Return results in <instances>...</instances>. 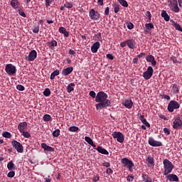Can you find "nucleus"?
<instances>
[{"mask_svg":"<svg viewBox=\"0 0 182 182\" xmlns=\"http://www.w3.org/2000/svg\"><path fill=\"white\" fill-rule=\"evenodd\" d=\"M95 102L97 103L95 105L97 110H100V109H107L112 105V102L107 100V94L103 91L97 92Z\"/></svg>","mask_w":182,"mask_h":182,"instance_id":"f257e3e1","label":"nucleus"},{"mask_svg":"<svg viewBox=\"0 0 182 182\" xmlns=\"http://www.w3.org/2000/svg\"><path fill=\"white\" fill-rule=\"evenodd\" d=\"M163 164L164 168V176L170 174V173L173 171V168H174V165H173V163H171V161H170L168 159H164L163 161Z\"/></svg>","mask_w":182,"mask_h":182,"instance_id":"f03ea898","label":"nucleus"},{"mask_svg":"<svg viewBox=\"0 0 182 182\" xmlns=\"http://www.w3.org/2000/svg\"><path fill=\"white\" fill-rule=\"evenodd\" d=\"M168 2V6L171 11H172L173 12H176V14H178V12H180V8L178 7V2L177 1V0H171Z\"/></svg>","mask_w":182,"mask_h":182,"instance_id":"7ed1b4c3","label":"nucleus"},{"mask_svg":"<svg viewBox=\"0 0 182 182\" xmlns=\"http://www.w3.org/2000/svg\"><path fill=\"white\" fill-rule=\"evenodd\" d=\"M121 163L125 166L127 167V168L130 171H133V167H134V164H133V161L129 160L127 158H124L121 160Z\"/></svg>","mask_w":182,"mask_h":182,"instance_id":"20e7f679","label":"nucleus"},{"mask_svg":"<svg viewBox=\"0 0 182 182\" xmlns=\"http://www.w3.org/2000/svg\"><path fill=\"white\" fill-rule=\"evenodd\" d=\"M11 145L13 149H15L18 153H23V146L22 144L16 140H13L11 141Z\"/></svg>","mask_w":182,"mask_h":182,"instance_id":"39448f33","label":"nucleus"},{"mask_svg":"<svg viewBox=\"0 0 182 182\" xmlns=\"http://www.w3.org/2000/svg\"><path fill=\"white\" fill-rule=\"evenodd\" d=\"M113 139H116L118 143H123L124 141V135L120 132H114L112 134Z\"/></svg>","mask_w":182,"mask_h":182,"instance_id":"423d86ee","label":"nucleus"},{"mask_svg":"<svg viewBox=\"0 0 182 182\" xmlns=\"http://www.w3.org/2000/svg\"><path fill=\"white\" fill-rule=\"evenodd\" d=\"M5 70L9 76H12V75L16 73V67L12 64H7L5 67Z\"/></svg>","mask_w":182,"mask_h":182,"instance_id":"0eeeda50","label":"nucleus"},{"mask_svg":"<svg viewBox=\"0 0 182 182\" xmlns=\"http://www.w3.org/2000/svg\"><path fill=\"white\" fill-rule=\"evenodd\" d=\"M174 109H180V104H178L177 101L171 100L168 105V110L171 113H173V112H174Z\"/></svg>","mask_w":182,"mask_h":182,"instance_id":"6e6552de","label":"nucleus"},{"mask_svg":"<svg viewBox=\"0 0 182 182\" xmlns=\"http://www.w3.org/2000/svg\"><path fill=\"white\" fill-rule=\"evenodd\" d=\"M154 70H153V67L149 66L146 71L144 72L143 77L145 80H149V79H151V76H153Z\"/></svg>","mask_w":182,"mask_h":182,"instance_id":"1a4fd4ad","label":"nucleus"},{"mask_svg":"<svg viewBox=\"0 0 182 182\" xmlns=\"http://www.w3.org/2000/svg\"><path fill=\"white\" fill-rule=\"evenodd\" d=\"M89 16L92 21H99L100 18V14L92 9L90 10Z\"/></svg>","mask_w":182,"mask_h":182,"instance_id":"9d476101","label":"nucleus"},{"mask_svg":"<svg viewBox=\"0 0 182 182\" xmlns=\"http://www.w3.org/2000/svg\"><path fill=\"white\" fill-rule=\"evenodd\" d=\"M173 129L178 130V129H182V119L180 117H176L173 120Z\"/></svg>","mask_w":182,"mask_h":182,"instance_id":"9b49d317","label":"nucleus"},{"mask_svg":"<svg viewBox=\"0 0 182 182\" xmlns=\"http://www.w3.org/2000/svg\"><path fill=\"white\" fill-rule=\"evenodd\" d=\"M149 145L151 146L152 147H161V146H163V144L161 143V141L154 140L153 137H149Z\"/></svg>","mask_w":182,"mask_h":182,"instance_id":"f8f14e48","label":"nucleus"},{"mask_svg":"<svg viewBox=\"0 0 182 182\" xmlns=\"http://www.w3.org/2000/svg\"><path fill=\"white\" fill-rule=\"evenodd\" d=\"M37 56H38V53L36 52V50H33L30 51L28 54V58L27 59L28 62H33V60H35L36 58H37Z\"/></svg>","mask_w":182,"mask_h":182,"instance_id":"ddd939ff","label":"nucleus"},{"mask_svg":"<svg viewBox=\"0 0 182 182\" xmlns=\"http://www.w3.org/2000/svg\"><path fill=\"white\" fill-rule=\"evenodd\" d=\"M146 62H149V63H151L152 66H156L157 65V62L156 61V59L154 58V56L151 55H149L146 58Z\"/></svg>","mask_w":182,"mask_h":182,"instance_id":"4468645a","label":"nucleus"},{"mask_svg":"<svg viewBox=\"0 0 182 182\" xmlns=\"http://www.w3.org/2000/svg\"><path fill=\"white\" fill-rule=\"evenodd\" d=\"M99 48H100V43L97 41L91 46V52L92 53H97Z\"/></svg>","mask_w":182,"mask_h":182,"instance_id":"2eb2a0df","label":"nucleus"},{"mask_svg":"<svg viewBox=\"0 0 182 182\" xmlns=\"http://www.w3.org/2000/svg\"><path fill=\"white\" fill-rule=\"evenodd\" d=\"M146 161L147 163L148 167H154V158H153L151 156H148Z\"/></svg>","mask_w":182,"mask_h":182,"instance_id":"dca6fc26","label":"nucleus"},{"mask_svg":"<svg viewBox=\"0 0 182 182\" xmlns=\"http://www.w3.org/2000/svg\"><path fill=\"white\" fill-rule=\"evenodd\" d=\"M123 106L127 107V109H132L133 107V101L131 99L126 100L125 101L122 102Z\"/></svg>","mask_w":182,"mask_h":182,"instance_id":"f3484780","label":"nucleus"},{"mask_svg":"<svg viewBox=\"0 0 182 182\" xmlns=\"http://www.w3.org/2000/svg\"><path fill=\"white\" fill-rule=\"evenodd\" d=\"M73 72V67H69L65 68L62 70L63 76H68V75H70Z\"/></svg>","mask_w":182,"mask_h":182,"instance_id":"a211bd4d","label":"nucleus"},{"mask_svg":"<svg viewBox=\"0 0 182 182\" xmlns=\"http://www.w3.org/2000/svg\"><path fill=\"white\" fill-rule=\"evenodd\" d=\"M127 45L129 49L136 48L135 41L133 38L127 40Z\"/></svg>","mask_w":182,"mask_h":182,"instance_id":"6ab92c4d","label":"nucleus"},{"mask_svg":"<svg viewBox=\"0 0 182 182\" xmlns=\"http://www.w3.org/2000/svg\"><path fill=\"white\" fill-rule=\"evenodd\" d=\"M25 127H28V123L26 122H20L18 125V130L20 132H24L25 131Z\"/></svg>","mask_w":182,"mask_h":182,"instance_id":"aec40b11","label":"nucleus"},{"mask_svg":"<svg viewBox=\"0 0 182 182\" xmlns=\"http://www.w3.org/2000/svg\"><path fill=\"white\" fill-rule=\"evenodd\" d=\"M41 147L42 149H44L45 151H55V149L52 148V146H48L46 143H42L41 144Z\"/></svg>","mask_w":182,"mask_h":182,"instance_id":"412c9836","label":"nucleus"},{"mask_svg":"<svg viewBox=\"0 0 182 182\" xmlns=\"http://www.w3.org/2000/svg\"><path fill=\"white\" fill-rule=\"evenodd\" d=\"M10 5L11 6H12V8H14V9H18L21 4L18 0H11L10 2Z\"/></svg>","mask_w":182,"mask_h":182,"instance_id":"4be33fe9","label":"nucleus"},{"mask_svg":"<svg viewBox=\"0 0 182 182\" xmlns=\"http://www.w3.org/2000/svg\"><path fill=\"white\" fill-rule=\"evenodd\" d=\"M96 150L97 151H98V153H100L101 154H105V156H107V154H109V151H107V150L100 146H98L96 148Z\"/></svg>","mask_w":182,"mask_h":182,"instance_id":"5701e85b","label":"nucleus"},{"mask_svg":"<svg viewBox=\"0 0 182 182\" xmlns=\"http://www.w3.org/2000/svg\"><path fill=\"white\" fill-rule=\"evenodd\" d=\"M145 32H146V33H149V32H150V31H151L152 29H154V25L151 23H148L145 24Z\"/></svg>","mask_w":182,"mask_h":182,"instance_id":"b1692460","label":"nucleus"},{"mask_svg":"<svg viewBox=\"0 0 182 182\" xmlns=\"http://www.w3.org/2000/svg\"><path fill=\"white\" fill-rule=\"evenodd\" d=\"M161 15L166 22H168V21H170V16H168L166 10H163Z\"/></svg>","mask_w":182,"mask_h":182,"instance_id":"393cba45","label":"nucleus"},{"mask_svg":"<svg viewBox=\"0 0 182 182\" xmlns=\"http://www.w3.org/2000/svg\"><path fill=\"white\" fill-rule=\"evenodd\" d=\"M168 180H169V181H178V176H177V175L176 174H169L168 176Z\"/></svg>","mask_w":182,"mask_h":182,"instance_id":"a878e982","label":"nucleus"},{"mask_svg":"<svg viewBox=\"0 0 182 182\" xmlns=\"http://www.w3.org/2000/svg\"><path fill=\"white\" fill-rule=\"evenodd\" d=\"M75 84L73 82L70 83L67 87V92L68 93H70L75 90Z\"/></svg>","mask_w":182,"mask_h":182,"instance_id":"bb28decb","label":"nucleus"},{"mask_svg":"<svg viewBox=\"0 0 182 182\" xmlns=\"http://www.w3.org/2000/svg\"><path fill=\"white\" fill-rule=\"evenodd\" d=\"M7 168L10 171H12V170H15V164H14V161H11L8 163Z\"/></svg>","mask_w":182,"mask_h":182,"instance_id":"cd10ccee","label":"nucleus"},{"mask_svg":"<svg viewBox=\"0 0 182 182\" xmlns=\"http://www.w3.org/2000/svg\"><path fill=\"white\" fill-rule=\"evenodd\" d=\"M142 178L144 182H153V179L146 174H142Z\"/></svg>","mask_w":182,"mask_h":182,"instance_id":"c85d7f7f","label":"nucleus"},{"mask_svg":"<svg viewBox=\"0 0 182 182\" xmlns=\"http://www.w3.org/2000/svg\"><path fill=\"white\" fill-rule=\"evenodd\" d=\"M118 2L124 6V8H127L129 6V4H127V1L126 0H117Z\"/></svg>","mask_w":182,"mask_h":182,"instance_id":"c756f323","label":"nucleus"},{"mask_svg":"<svg viewBox=\"0 0 182 182\" xmlns=\"http://www.w3.org/2000/svg\"><path fill=\"white\" fill-rule=\"evenodd\" d=\"M69 132H73V133H76V132H79V127H77L76 126L70 127L69 128Z\"/></svg>","mask_w":182,"mask_h":182,"instance_id":"7c9ffc66","label":"nucleus"},{"mask_svg":"<svg viewBox=\"0 0 182 182\" xmlns=\"http://www.w3.org/2000/svg\"><path fill=\"white\" fill-rule=\"evenodd\" d=\"M50 119H52V117H50L49 114H46L43 117V119L44 122H50Z\"/></svg>","mask_w":182,"mask_h":182,"instance_id":"2f4dec72","label":"nucleus"},{"mask_svg":"<svg viewBox=\"0 0 182 182\" xmlns=\"http://www.w3.org/2000/svg\"><path fill=\"white\" fill-rule=\"evenodd\" d=\"M2 136H3V137H5L6 139H11V137H12V134H11L8 132H3Z\"/></svg>","mask_w":182,"mask_h":182,"instance_id":"473e14b6","label":"nucleus"},{"mask_svg":"<svg viewBox=\"0 0 182 182\" xmlns=\"http://www.w3.org/2000/svg\"><path fill=\"white\" fill-rule=\"evenodd\" d=\"M59 134H60V130L59 129H57L53 132V137H59Z\"/></svg>","mask_w":182,"mask_h":182,"instance_id":"72a5a7b5","label":"nucleus"},{"mask_svg":"<svg viewBox=\"0 0 182 182\" xmlns=\"http://www.w3.org/2000/svg\"><path fill=\"white\" fill-rule=\"evenodd\" d=\"M20 133H22V136H23V137L26 139H29V137H31V134L28 132L23 131Z\"/></svg>","mask_w":182,"mask_h":182,"instance_id":"f704fd0d","label":"nucleus"},{"mask_svg":"<svg viewBox=\"0 0 182 182\" xmlns=\"http://www.w3.org/2000/svg\"><path fill=\"white\" fill-rule=\"evenodd\" d=\"M44 96L48 97V96H50V90L49 88H46L43 92Z\"/></svg>","mask_w":182,"mask_h":182,"instance_id":"c9c22d12","label":"nucleus"},{"mask_svg":"<svg viewBox=\"0 0 182 182\" xmlns=\"http://www.w3.org/2000/svg\"><path fill=\"white\" fill-rule=\"evenodd\" d=\"M172 89L173 90V93H178V92H180L178 87H177V84H173Z\"/></svg>","mask_w":182,"mask_h":182,"instance_id":"e433bc0d","label":"nucleus"},{"mask_svg":"<svg viewBox=\"0 0 182 182\" xmlns=\"http://www.w3.org/2000/svg\"><path fill=\"white\" fill-rule=\"evenodd\" d=\"M120 11V5L119 4H115L114 6V11L115 14H117Z\"/></svg>","mask_w":182,"mask_h":182,"instance_id":"4c0bfd02","label":"nucleus"},{"mask_svg":"<svg viewBox=\"0 0 182 182\" xmlns=\"http://www.w3.org/2000/svg\"><path fill=\"white\" fill-rule=\"evenodd\" d=\"M85 141H87V143H88V144H90V145H91V144L93 143V140L91 139V138L89 137V136H85Z\"/></svg>","mask_w":182,"mask_h":182,"instance_id":"58836bf2","label":"nucleus"},{"mask_svg":"<svg viewBox=\"0 0 182 182\" xmlns=\"http://www.w3.org/2000/svg\"><path fill=\"white\" fill-rule=\"evenodd\" d=\"M16 89L17 90H19L20 92H23L25 90V87L22 85H16Z\"/></svg>","mask_w":182,"mask_h":182,"instance_id":"ea45409f","label":"nucleus"},{"mask_svg":"<svg viewBox=\"0 0 182 182\" xmlns=\"http://www.w3.org/2000/svg\"><path fill=\"white\" fill-rule=\"evenodd\" d=\"M146 16H147V18H148L147 22H150V21H151V13H150L149 11H147L146 12Z\"/></svg>","mask_w":182,"mask_h":182,"instance_id":"a19ab883","label":"nucleus"},{"mask_svg":"<svg viewBox=\"0 0 182 182\" xmlns=\"http://www.w3.org/2000/svg\"><path fill=\"white\" fill-rule=\"evenodd\" d=\"M174 28L176 29V31H179V32H182V28L178 23H175Z\"/></svg>","mask_w":182,"mask_h":182,"instance_id":"79ce46f5","label":"nucleus"},{"mask_svg":"<svg viewBox=\"0 0 182 182\" xmlns=\"http://www.w3.org/2000/svg\"><path fill=\"white\" fill-rule=\"evenodd\" d=\"M7 177H9V178H12L13 177H15V171H11L10 172H9Z\"/></svg>","mask_w":182,"mask_h":182,"instance_id":"37998d69","label":"nucleus"},{"mask_svg":"<svg viewBox=\"0 0 182 182\" xmlns=\"http://www.w3.org/2000/svg\"><path fill=\"white\" fill-rule=\"evenodd\" d=\"M49 45H50V46H52V47L58 46V42L56 41H55V40H53L52 41H50L49 43Z\"/></svg>","mask_w":182,"mask_h":182,"instance_id":"c03bdc74","label":"nucleus"},{"mask_svg":"<svg viewBox=\"0 0 182 182\" xmlns=\"http://www.w3.org/2000/svg\"><path fill=\"white\" fill-rule=\"evenodd\" d=\"M18 14L21 15V16H23V18H26V14L22 9L18 10Z\"/></svg>","mask_w":182,"mask_h":182,"instance_id":"a18cd8bd","label":"nucleus"},{"mask_svg":"<svg viewBox=\"0 0 182 182\" xmlns=\"http://www.w3.org/2000/svg\"><path fill=\"white\" fill-rule=\"evenodd\" d=\"M33 32V33H39V26H34Z\"/></svg>","mask_w":182,"mask_h":182,"instance_id":"49530a36","label":"nucleus"},{"mask_svg":"<svg viewBox=\"0 0 182 182\" xmlns=\"http://www.w3.org/2000/svg\"><path fill=\"white\" fill-rule=\"evenodd\" d=\"M55 0H46V6L48 8L50 6V4H52Z\"/></svg>","mask_w":182,"mask_h":182,"instance_id":"de8ad7c7","label":"nucleus"},{"mask_svg":"<svg viewBox=\"0 0 182 182\" xmlns=\"http://www.w3.org/2000/svg\"><path fill=\"white\" fill-rule=\"evenodd\" d=\"M141 123L144 124L146 127H150V124L147 122V119H144L141 121Z\"/></svg>","mask_w":182,"mask_h":182,"instance_id":"09e8293b","label":"nucleus"},{"mask_svg":"<svg viewBox=\"0 0 182 182\" xmlns=\"http://www.w3.org/2000/svg\"><path fill=\"white\" fill-rule=\"evenodd\" d=\"M90 96L92 97V99H96V92L95 91H90Z\"/></svg>","mask_w":182,"mask_h":182,"instance_id":"8fccbe9b","label":"nucleus"},{"mask_svg":"<svg viewBox=\"0 0 182 182\" xmlns=\"http://www.w3.org/2000/svg\"><path fill=\"white\" fill-rule=\"evenodd\" d=\"M65 8H73V4H70V3H66L64 4Z\"/></svg>","mask_w":182,"mask_h":182,"instance_id":"3c124183","label":"nucleus"},{"mask_svg":"<svg viewBox=\"0 0 182 182\" xmlns=\"http://www.w3.org/2000/svg\"><path fill=\"white\" fill-rule=\"evenodd\" d=\"M59 32H60V33L64 34L65 32H66V28H65L64 27H60Z\"/></svg>","mask_w":182,"mask_h":182,"instance_id":"603ef678","label":"nucleus"},{"mask_svg":"<svg viewBox=\"0 0 182 182\" xmlns=\"http://www.w3.org/2000/svg\"><path fill=\"white\" fill-rule=\"evenodd\" d=\"M127 26L128 29H130V30H132L134 28V25H133L132 23H128Z\"/></svg>","mask_w":182,"mask_h":182,"instance_id":"864d4df0","label":"nucleus"},{"mask_svg":"<svg viewBox=\"0 0 182 182\" xmlns=\"http://www.w3.org/2000/svg\"><path fill=\"white\" fill-rule=\"evenodd\" d=\"M164 133H165V134H170L171 132L170 129L168 128H164Z\"/></svg>","mask_w":182,"mask_h":182,"instance_id":"5fc2aeb1","label":"nucleus"},{"mask_svg":"<svg viewBox=\"0 0 182 182\" xmlns=\"http://www.w3.org/2000/svg\"><path fill=\"white\" fill-rule=\"evenodd\" d=\"M170 60H172L173 63H177V58L173 56L170 58Z\"/></svg>","mask_w":182,"mask_h":182,"instance_id":"6e6d98bb","label":"nucleus"},{"mask_svg":"<svg viewBox=\"0 0 182 182\" xmlns=\"http://www.w3.org/2000/svg\"><path fill=\"white\" fill-rule=\"evenodd\" d=\"M127 181H133V180H134V177L129 175L127 178Z\"/></svg>","mask_w":182,"mask_h":182,"instance_id":"4d7b16f0","label":"nucleus"},{"mask_svg":"<svg viewBox=\"0 0 182 182\" xmlns=\"http://www.w3.org/2000/svg\"><path fill=\"white\" fill-rule=\"evenodd\" d=\"M107 59H109V60H113L114 59V57L112 54H107Z\"/></svg>","mask_w":182,"mask_h":182,"instance_id":"13d9d810","label":"nucleus"},{"mask_svg":"<svg viewBox=\"0 0 182 182\" xmlns=\"http://www.w3.org/2000/svg\"><path fill=\"white\" fill-rule=\"evenodd\" d=\"M95 38H97L98 41H102V33H97V35H95Z\"/></svg>","mask_w":182,"mask_h":182,"instance_id":"bf43d9fd","label":"nucleus"},{"mask_svg":"<svg viewBox=\"0 0 182 182\" xmlns=\"http://www.w3.org/2000/svg\"><path fill=\"white\" fill-rule=\"evenodd\" d=\"M102 166L104 167L109 168V167H110V163H109V162H104V163H102Z\"/></svg>","mask_w":182,"mask_h":182,"instance_id":"052dcab7","label":"nucleus"},{"mask_svg":"<svg viewBox=\"0 0 182 182\" xmlns=\"http://www.w3.org/2000/svg\"><path fill=\"white\" fill-rule=\"evenodd\" d=\"M126 45H127V41H123L120 43V46L121 48H125Z\"/></svg>","mask_w":182,"mask_h":182,"instance_id":"680f3d73","label":"nucleus"},{"mask_svg":"<svg viewBox=\"0 0 182 182\" xmlns=\"http://www.w3.org/2000/svg\"><path fill=\"white\" fill-rule=\"evenodd\" d=\"M107 174H113V170L112 168H108L106 171Z\"/></svg>","mask_w":182,"mask_h":182,"instance_id":"e2e57ef3","label":"nucleus"},{"mask_svg":"<svg viewBox=\"0 0 182 182\" xmlns=\"http://www.w3.org/2000/svg\"><path fill=\"white\" fill-rule=\"evenodd\" d=\"M52 74L54 75V76H58L59 75V70H55L54 72L52 73Z\"/></svg>","mask_w":182,"mask_h":182,"instance_id":"0e129e2a","label":"nucleus"},{"mask_svg":"<svg viewBox=\"0 0 182 182\" xmlns=\"http://www.w3.org/2000/svg\"><path fill=\"white\" fill-rule=\"evenodd\" d=\"M68 53L69 55H76V52L73 50H69Z\"/></svg>","mask_w":182,"mask_h":182,"instance_id":"69168bd1","label":"nucleus"},{"mask_svg":"<svg viewBox=\"0 0 182 182\" xmlns=\"http://www.w3.org/2000/svg\"><path fill=\"white\" fill-rule=\"evenodd\" d=\"M159 117L160 119H163L164 120H168V119H167V117H166V116L163 114H159Z\"/></svg>","mask_w":182,"mask_h":182,"instance_id":"338daca9","label":"nucleus"},{"mask_svg":"<svg viewBox=\"0 0 182 182\" xmlns=\"http://www.w3.org/2000/svg\"><path fill=\"white\" fill-rule=\"evenodd\" d=\"M109 7H107L105 11V15L106 16L109 15Z\"/></svg>","mask_w":182,"mask_h":182,"instance_id":"774afa93","label":"nucleus"}]
</instances>
